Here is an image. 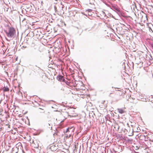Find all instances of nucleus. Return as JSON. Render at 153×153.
I'll list each match as a JSON object with an SVG mask.
<instances>
[{"mask_svg": "<svg viewBox=\"0 0 153 153\" xmlns=\"http://www.w3.org/2000/svg\"><path fill=\"white\" fill-rule=\"evenodd\" d=\"M4 32L8 38H11L14 36L16 31L14 28L9 27L7 29L4 30Z\"/></svg>", "mask_w": 153, "mask_h": 153, "instance_id": "f257e3e1", "label": "nucleus"}, {"mask_svg": "<svg viewBox=\"0 0 153 153\" xmlns=\"http://www.w3.org/2000/svg\"><path fill=\"white\" fill-rule=\"evenodd\" d=\"M31 145L32 146L35 148L37 149L39 148V141L36 139L32 140H30Z\"/></svg>", "mask_w": 153, "mask_h": 153, "instance_id": "f03ea898", "label": "nucleus"}, {"mask_svg": "<svg viewBox=\"0 0 153 153\" xmlns=\"http://www.w3.org/2000/svg\"><path fill=\"white\" fill-rule=\"evenodd\" d=\"M73 133V131L70 130L69 128H68L65 131V138L67 139L71 137Z\"/></svg>", "mask_w": 153, "mask_h": 153, "instance_id": "7ed1b4c3", "label": "nucleus"}, {"mask_svg": "<svg viewBox=\"0 0 153 153\" xmlns=\"http://www.w3.org/2000/svg\"><path fill=\"white\" fill-rule=\"evenodd\" d=\"M69 114H70V116L73 117H75L77 115V113L75 111L74 108H72L70 109L69 111Z\"/></svg>", "mask_w": 153, "mask_h": 153, "instance_id": "20e7f679", "label": "nucleus"}, {"mask_svg": "<svg viewBox=\"0 0 153 153\" xmlns=\"http://www.w3.org/2000/svg\"><path fill=\"white\" fill-rule=\"evenodd\" d=\"M57 149V147L54 145H52L50 146L49 148L48 149V152L50 151L53 152L55 151Z\"/></svg>", "mask_w": 153, "mask_h": 153, "instance_id": "39448f33", "label": "nucleus"}, {"mask_svg": "<svg viewBox=\"0 0 153 153\" xmlns=\"http://www.w3.org/2000/svg\"><path fill=\"white\" fill-rule=\"evenodd\" d=\"M148 107L150 110L153 111V102H150L148 105Z\"/></svg>", "mask_w": 153, "mask_h": 153, "instance_id": "423d86ee", "label": "nucleus"}, {"mask_svg": "<svg viewBox=\"0 0 153 153\" xmlns=\"http://www.w3.org/2000/svg\"><path fill=\"white\" fill-rule=\"evenodd\" d=\"M57 79L60 82H63L65 80L64 77L61 75H59L57 77Z\"/></svg>", "mask_w": 153, "mask_h": 153, "instance_id": "0eeeda50", "label": "nucleus"}, {"mask_svg": "<svg viewBox=\"0 0 153 153\" xmlns=\"http://www.w3.org/2000/svg\"><path fill=\"white\" fill-rule=\"evenodd\" d=\"M117 110L119 113L121 114H122L125 112V111L122 108H117Z\"/></svg>", "mask_w": 153, "mask_h": 153, "instance_id": "6e6552de", "label": "nucleus"}, {"mask_svg": "<svg viewBox=\"0 0 153 153\" xmlns=\"http://www.w3.org/2000/svg\"><path fill=\"white\" fill-rule=\"evenodd\" d=\"M80 96L81 97L83 98H87L88 96L89 97H90V95L81 94L80 95Z\"/></svg>", "mask_w": 153, "mask_h": 153, "instance_id": "1a4fd4ad", "label": "nucleus"}, {"mask_svg": "<svg viewBox=\"0 0 153 153\" xmlns=\"http://www.w3.org/2000/svg\"><path fill=\"white\" fill-rule=\"evenodd\" d=\"M56 10L58 14L59 15H62L64 13V11L62 9L60 12L58 10Z\"/></svg>", "mask_w": 153, "mask_h": 153, "instance_id": "9d476101", "label": "nucleus"}, {"mask_svg": "<svg viewBox=\"0 0 153 153\" xmlns=\"http://www.w3.org/2000/svg\"><path fill=\"white\" fill-rule=\"evenodd\" d=\"M9 89L8 87H4V91H8Z\"/></svg>", "mask_w": 153, "mask_h": 153, "instance_id": "9b49d317", "label": "nucleus"}, {"mask_svg": "<svg viewBox=\"0 0 153 153\" xmlns=\"http://www.w3.org/2000/svg\"><path fill=\"white\" fill-rule=\"evenodd\" d=\"M39 111L40 113H44L45 111L43 109H42L41 108H39Z\"/></svg>", "mask_w": 153, "mask_h": 153, "instance_id": "f8f14e48", "label": "nucleus"}, {"mask_svg": "<svg viewBox=\"0 0 153 153\" xmlns=\"http://www.w3.org/2000/svg\"><path fill=\"white\" fill-rule=\"evenodd\" d=\"M58 121H59V122H60V123L64 121V120H60L59 119L58 120Z\"/></svg>", "mask_w": 153, "mask_h": 153, "instance_id": "ddd939ff", "label": "nucleus"}, {"mask_svg": "<svg viewBox=\"0 0 153 153\" xmlns=\"http://www.w3.org/2000/svg\"><path fill=\"white\" fill-rule=\"evenodd\" d=\"M112 92V93H110V92H109V94H113L114 92V91H111Z\"/></svg>", "mask_w": 153, "mask_h": 153, "instance_id": "4468645a", "label": "nucleus"}, {"mask_svg": "<svg viewBox=\"0 0 153 153\" xmlns=\"http://www.w3.org/2000/svg\"><path fill=\"white\" fill-rule=\"evenodd\" d=\"M87 10H88V11L89 12H91V11L92 10L90 9H88Z\"/></svg>", "mask_w": 153, "mask_h": 153, "instance_id": "2eb2a0df", "label": "nucleus"}, {"mask_svg": "<svg viewBox=\"0 0 153 153\" xmlns=\"http://www.w3.org/2000/svg\"><path fill=\"white\" fill-rule=\"evenodd\" d=\"M39 51L40 52H41L42 51V49H41V50H39Z\"/></svg>", "mask_w": 153, "mask_h": 153, "instance_id": "dca6fc26", "label": "nucleus"}, {"mask_svg": "<svg viewBox=\"0 0 153 153\" xmlns=\"http://www.w3.org/2000/svg\"><path fill=\"white\" fill-rule=\"evenodd\" d=\"M7 126H8V128H10V125H7Z\"/></svg>", "mask_w": 153, "mask_h": 153, "instance_id": "f3484780", "label": "nucleus"}, {"mask_svg": "<svg viewBox=\"0 0 153 153\" xmlns=\"http://www.w3.org/2000/svg\"><path fill=\"white\" fill-rule=\"evenodd\" d=\"M61 117H59V118H59H59H61Z\"/></svg>", "mask_w": 153, "mask_h": 153, "instance_id": "a211bd4d", "label": "nucleus"}, {"mask_svg": "<svg viewBox=\"0 0 153 153\" xmlns=\"http://www.w3.org/2000/svg\"><path fill=\"white\" fill-rule=\"evenodd\" d=\"M143 137H145V136L144 135L143 136Z\"/></svg>", "mask_w": 153, "mask_h": 153, "instance_id": "6ab92c4d", "label": "nucleus"}, {"mask_svg": "<svg viewBox=\"0 0 153 153\" xmlns=\"http://www.w3.org/2000/svg\"><path fill=\"white\" fill-rule=\"evenodd\" d=\"M152 77H153V75H152Z\"/></svg>", "mask_w": 153, "mask_h": 153, "instance_id": "aec40b11", "label": "nucleus"}]
</instances>
